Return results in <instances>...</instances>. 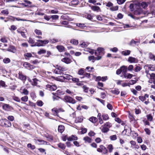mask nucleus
<instances>
[{"instance_id": "nucleus-1", "label": "nucleus", "mask_w": 155, "mask_h": 155, "mask_svg": "<svg viewBox=\"0 0 155 155\" xmlns=\"http://www.w3.org/2000/svg\"><path fill=\"white\" fill-rule=\"evenodd\" d=\"M140 3L137 2V4L135 5L134 8V14L136 15H138L143 13V10L140 7Z\"/></svg>"}, {"instance_id": "nucleus-2", "label": "nucleus", "mask_w": 155, "mask_h": 155, "mask_svg": "<svg viewBox=\"0 0 155 155\" xmlns=\"http://www.w3.org/2000/svg\"><path fill=\"white\" fill-rule=\"evenodd\" d=\"M67 69L65 67L57 65V68L54 71V72L55 74H62V72L66 71Z\"/></svg>"}, {"instance_id": "nucleus-3", "label": "nucleus", "mask_w": 155, "mask_h": 155, "mask_svg": "<svg viewBox=\"0 0 155 155\" xmlns=\"http://www.w3.org/2000/svg\"><path fill=\"white\" fill-rule=\"evenodd\" d=\"M0 124L2 126L6 127H10L12 125L11 123L6 119H2L0 120Z\"/></svg>"}, {"instance_id": "nucleus-4", "label": "nucleus", "mask_w": 155, "mask_h": 155, "mask_svg": "<svg viewBox=\"0 0 155 155\" xmlns=\"http://www.w3.org/2000/svg\"><path fill=\"white\" fill-rule=\"evenodd\" d=\"M53 114L55 116L59 117L58 114L61 112L64 111V110L62 108H54L52 109Z\"/></svg>"}, {"instance_id": "nucleus-5", "label": "nucleus", "mask_w": 155, "mask_h": 155, "mask_svg": "<svg viewBox=\"0 0 155 155\" xmlns=\"http://www.w3.org/2000/svg\"><path fill=\"white\" fill-rule=\"evenodd\" d=\"M97 151L100 153H102L104 154H106L107 152V150L106 148L103 145H100L99 148L97 150Z\"/></svg>"}, {"instance_id": "nucleus-6", "label": "nucleus", "mask_w": 155, "mask_h": 155, "mask_svg": "<svg viewBox=\"0 0 155 155\" xmlns=\"http://www.w3.org/2000/svg\"><path fill=\"white\" fill-rule=\"evenodd\" d=\"M37 41L38 42L37 44H35V45L38 46H43L47 44L49 42V41L47 40H37Z\"/></svg>"}, {"instance_id": "nucleus-7", "label": "nucleus", "mask_w": 155, "mask_h": 155, "mask_svg": "<svg viewBox=\"0 0 155 155\" xmlns=\"http://www.w3.org/2000/svg\"><path fill=\"white\" fill-rule=\"evenodd\" d=\"M64 100L66 102L71 103L73 104H75L76 103L75 100L69 96H65L64 98Z\"/></svg>"}, {"instance_id": "nucleus-8", "label": "nucleus", "mask_w": 155, "mask_h": 155, "mask_svg": "<svg viewBox=\"0 0 155 155\" xmlns=\"http://www.w3.org/2000/svg\"><path fill=\"white\" fill-rule=\"evenodd\" d=\"M67 136H62V138L64 141H66L67 140L68 141H72L74 140H77L78 139V137L77 136H71L69 137H67Z\"/></svg>"}, {"instance_id": "nucleus-9", "label": "nucleus", "mask_w": 155, "mask_h": 155, "mask_svg": "<svg viewBox=\"0 0 155 155\" xmlns=\"http://www.w3.org/2000/svg\"><path fill=\"white\" fill-rule=\"evenodd\" d=\"M28 81L31 83V84L33 86H37L39 82V81L36 78H34L32 80L30 79H28Z\"/></svg>"}, {"instance_id": "nucleus-10", "label": "nucleus", "mask_w": 155, "mask_h": 155, "mask_svg": "<svg viewBox=\"0 0 155 155\" xmlns=\"http://www.w3.org/2000/svg\"><path fill=\"white\" fill-rule=\"evenodd\" d=\"M20 93L22 94L25 95H27L28 94L29 92L27 89L25 88H24L23 87H21L19 90Z\"/></svg>"}, {"instance_id": "nucleus-11", "label": "nucleus", "mask_w": 155, "mask_h": 155, "mask_svg": "<svg viewBox=\"0 0 155 155\" xmlns=\"http://www.w3.org/2000/svg\"><path fill=\"white\" fill-rule=\"evenodd\" d=\"M104 49L102 48H98L97 50V51L95 52V54L96 55H98L97 52H98L99 54L100 55L104 54Z\"/></svg>"}, {"instance_id": "nucleus-12", "label": "nucleus", "mask_w": 155, "mask_h": 155, "mask_svg": "<svg viewBox=\"0 0 155 155\" xmlns=\"http://www.w3.org/2000/svg\"><path fill=\"white\" fill-rule=\"evenodd\" d=\"M34 142L36 143H38V142H40L38 144H43V145H47V143L45 141L41 139H34Z\"/></svg>"}, {"instance_id": "nucleus-13", "label": "nucleus", "mask_w": 155, "mask_h": 155, "mask_svg": "<svg viewBox=\"0 0 155 155\" xmlns=\"http://www.w3.org/2000/svg\"><path fill=\"white\" fill-rule=\"evenodd\" d=\"M46 88L50 90L54 91L57 89V86L55 85L47 84L46 85Z\"/></svg>"}, {"instance_id": "nucleus-14", "label": "nucleus", "mask_w": 155, "mask_h": 155, "mask_svg": "<svg viewBox=\"0 0 155 155\" xmlns=\"http://www.w3.org/2000/svg\"><path fill=\"white\" fill-rule=\"evenodd\" d=\"M128 61L130 63H137L138 62V60L137 59L134 58L130 57L128 59Z\"/></svg>"}, {"instance_id": "nucleus-15", "label": "nucleus", "mask_w": 155, "mask_h": 155, "mask_svg": "<svg viewBox=\"0 0 155 155\" xmlns=\"http://www.w3.org/2000/svg\"><path fill=\"white\" fill-rule=\"evenodd\" d=\"M61 61L66 64H70L72 62V60L71 59L67 57H64L62 59Z\"/></svg>"}, {"instance_id": "nucleus-16", "label": "nucleus", "mask_w": 155, "mask_h": 155, "mask_svg": "<svg viewBox=\"0 0 155 155\" xmlns=\"http://www.w3.org/2000/svg\"><path fill=\"white\" fill-rule=\"evenodd\" d=\"M107 79V77L106 76L104 77H101V76H98L97 77L96 81H105Z\"/></svg>"}, {"instance_id": "nucleus-17", "label": "nucleus", "mask_w": 155, "mask_h": 155, "mask_svg": "<svg viewBox=\"0 0 155 155\" xmlns=\"http://www.w3.org/2000/svg\"><path fill=\"white\" fill-rule=\"evenodd\" d=\"M23 65L25 67L28 68V69H31L34 68L32 66L27 62H25Z\"/></svg>"}, {"instance_id": "nucleus-18", "label": "nucleus", "mask_w": 155, "mask_h": 155, "mask_svg": "<svg viewBox=\"0 0 155 155\" xmlns=\"http://www.w3.org/2000/svg\"><path fill=\"white\" fill-rule=\"evenodd\" d=\"M91 9L94 11L101 12V10L100 8L97 6H92L91 7Z\"/></svg>"}, {"instance_id": "nucleus-19", "label": "nucleus", "mask_w": 155, "mask_h": 155, "mask_svg": "<svg viewBox=\"0 0 155 155\" xmlns=\"http://www.w3.org/2000/svg\"><path fill=\"white\" fill-rule=\"evenodd\" d=\"M120 68L122 72V74L123 76H124L125 74H126L127 73L126 72L127 71V67L123 65Z\"/></svg>"}, {"instance_id": "nucleus-20", "label": "nucleus", "mask_w": 155, "mask_h": 155, "mask_svg": "<svg viewBox=\"0 0 155 155\" xmlns=\"http://www.w3.org/2000/svg\"><path fill=\"white\" fill-rule=\"evenodd\" d=\"M146 72L147 73V76L150 79H155V74L154 73H152L151 74H150L147 73V71H146Z\"/></svg>"}, {"instance_id": "nucleus-21", "label": "nucleus", "mask_w": 155, "mask_h": 155, "mask_svg": "<svg viewBox=\"0 0 155 155\" xmlns=\"http://www.w3.org/2000/svg\"><path fill=\"white\" fill-rule=\"evenodd\" d=\"M145 67H148V69L151 71L155 70V64H147Z\"/></svg>"}, {"instance_id": "nucleus-22", "label": "nucleus", "mask_w": 155, "mask_h": 155, "mask_svg": "<svg viewBox=\"0 0 155 155\" xmlns=\"http://www.w3.org/2000/svg\"><path fill=\"white\" fill-rule=\"evenodd\" d=\"M54 79L57 81L61 82H64V76H61L56 78H55Z\"/></svg>"}, {"instance_id": "nucleus-23", "label": "nucleus", "mask_w": 155, "mask_h": 155, "mask_svg": "<svg viewBox=\"0 0 155 155\" xmlns=\"http://www.w3.org/2000/svg\"><path fill=\"white\" fill-rule=\"evenodd\" d=\"M7 50L8 51H11L13 53L15 52L16 51V50L15 47L13 46H10Z\"/></svg>"}, {"instance_id": "nucleus-24", "label": "nucleus", "mask_w": 155, "mask_h": 155, "mask_svg": "<svg viewBox=\"0 0 155 155\" xmlns=\"http://www.w3.org/2000/svg\"><path fill=\"white\" fill-rule=\"evenodd\" d=\"M124 78L127 79H130L133 77L134 76V75L130 73H126L124 74L123 76Z\"/></svg>"}, {"instance_id": "nucleus-25", "label": "nucleus", "mask_w": 155, "mask_h": 155, "mask_svg": "<svg viewBox=\"0 0 155 155\" xmlns=\"http://www.w3.org/2000/svg\"><path fill=\"white\" fill-rule=\"evenodd\" d=\"M58 131L60 133H62L64 130V127L63 125H60L58 127Z\"/></svg>"}, {"instance_id": "nucleus-26", "label": "nucleus", "mask_w": 155, "mask_h": 155, "mask_svg": "<svg viewBox=\"0 0 155 155\" xmlns=\"http://www.w3.org/2000/svg\"><path fill=\"white\" fill-rule=\"evenodd\" d=\"M56 48L60 52H62L64 51V48L63 46L58 45L57 46Z\"/></svg>"}, {"instance_id": "nucleus-27", "label": "nucleus", "mask_w": 155, "mask_h": 155, "mask_svg": "<svg viewBox=\"0 0 155 155\" xmlns=\"http://www.w3.org/2000/svg\"><path fill=\"white\" fill-rule=\"evenodd\" d=\"M84 140L85 143H90L91 142V139L88 136H86L84 138Z\"/></svg>"}, {"instance_id": "nucleus-28", "label": "nucleus", "mask_w": 155, "mask_h": 155, "mask_svg": "<svg viewBox=\"0 0 155 155\" xmlns=\"http://www.w3.org/2000/svg\"><path fill=\"white\" fill-rule=\"evenodd\" d=\"M140 7H142L143 8H145L147 6V3L145 2H143L141 3H140Z\"/></svg>"}, {"instance_id": "nucleus-29", "label": "nucleus", "mask_w": 155, "mask_h": 155, "mask_svg": "<svg viewBox=\"0 0 155 155\" xmlns=\"http://www.w3.org/2000/svg\"><path fill=\"white\" fill-rule=\"evenodd\" d=\"M18 78L21 80H25L26 79V77L24 76L21 72H19L18 73Z\"/></svg>"}, {"instance_id": "nucleus-30", "label": "nucleus", "mask_w": 155, "mask_h": 155, "mask_svg": "<svg viewBox=\"0 0 155 155\" xmlns=\"http://www.w3.org/2000/svg\"><path fill=\"white\" fill-rule=\"evenodd\" d=\"M140 43L139 41H135L134 40H132L130 42V45L133 46H135L136 45H138V44Z\"/></svg>"}, {"instance_id": "nucleus-31", "label": "nucleus", "mask_w": 155, "mask_h": 155, "mask_svg": "<svg viewBox=\"0 0 155 155\" xmlns=\"http://www.w3.org/2000/svg\"><path fill=\"white\" fill-rule=\"evenodd\" d=\"M64 80L65 79L67 80H71L72 78V76L68 74H64Z\"/></svg>"}, {"instance_id": "nucleus-32", "label": "nucleus", "mask_w": 155, "mask_h": 155, "mask_svg": "<svg viewBox=\"0 0 155 155\" xmlns=\"http://www.w3.org/2000/svg\"><path fill=\"white\" fill-rule=\"evenodd\" d=\"M101 127V130L104 133L107 132L109 130V129L106 126H104V125L102 126Z\"/></svg>"}, {"instance_id": "nucleus-33", "label": "nucleus", "mask_w": 155, "mask_h": 155, "mask_svg": "<svg viewBox=\"0 0 155 155\" xmlns=\"http://www.w3.org/2000/svg\"><path fill=\"white\" fill-rule=\"evenodd\" d=\"M130 53V50H126L125 51H122L121 52L122 54L125 55H129Z\"/></svg>"}, {"instance_id": "nucleus-34", "label": "nucleus", "mask_w": 155, "mask_h": 155, "mask_svg": "<svg viewBox=\"0 0 155 155\" xmlns=\"http://www.w3.org/2000/svg\"><path fill=\"white\" fill-rule=\"evenodd\" d=\"M78 0H73L71 1L70 4V5L73 6L78 4Z\"/></svg>"}, {"instance_id": "nucleus-35", "label": "nucleus", "mask_w": 155, "mask_h": 155, "mask_svg": "<svg viewBox=\"0 0 155 155\" xmlns=\"http://www.w3.org/2000/svg\"><path fill=\"white\" fill-rule=\"evenodd\" d=\"M21 100L22 101L26 102L28 100V97L26 95H25V96L22 97L21 98Z\"/></svg>"}, {"instance_id": "nucleus-36", "label": "nucleus", "mask_w": 155, "mask_h": 155, "mask_svg": "<svg viewBox=\"0 0 155 155\" xmlns=\"http://www.w3.org/2000/svg\"><path fill=\"white\" fill-rule=\"evenodd\" d=\"M88 45V43L87 42H83L80 44V45L82 47L85 48L87 47Z\"/></svg>"}, {"instance_id": "nucleus-37", "label": "nucleus", "mask_w": 155, "mask_h": 155, "mask_svg": "<svg viewBox=\"0 0 155 155\" xmlns=\"http://www.w3.org/2000/svg\"><path fill=\"white\" fill-rule=\"evenodd\" d=\"M89 120L92 123H95L97 121V119L96 117H90L89 118Z\"/></svg>"}, {"instance_id": "nucleus-38", "label": "nucleus", "mask_w": 155, "mask_h": 155, "mask_svg": "<svg viewBox=\"0 0 155 155\" xmlns=\"http://www.w3.org/2000/svg\"><path fill=\"white\" fill-rule=\"evenodd\" d=\"M58 147L61 149L64 150L65 149L66 146L65 145L62 143H60L58 144Z\"/></svg>"}, {"instance_id": "nucleus-39", "label": "nucleus", "mask_w": 155, "mask_h": 155, "mask_svg": "<svg viewBox=\"0 0 155 155\" xmlns=\"http://www.w3.org/2000/svg\"><path fill=\"white\" fill-rule=\"evenodd\" d=\"M17 31L18 33H19L21 34V36L24 38H26V36L25 34V31H20L19 30V29H18L17 30Z\"/></svg>"}, {"instance_id": "nucleus-40", "label": "nucleus", "mask_w": 155, "mask_h": 155, "mask_svg": "<svg viewBox=\"0 0 155 155\" xmlns=\"http://www.w3.org/2000/svg\"><path fill=\"white\" fill-rule=\"evenodd\" d=\"M46 53V51L43 49H40L38 52V54L41 55L43 54H45Z\"/></svg>"}, {"instance_id": "nucleus-41", "label": "nucleus", "mask_w": 155, "mask_h": 155, "mask_svg": "<svg viewBox=\"0 0 155 155\" xmlns=\"http://www.w3.org/2000/svg\"><path fill=\"white\" fill-rule=\"evenodd\" d=\"M35 32V34L38 35H41L42 33L41 31L40 30L36 29L34 31Z\"/></svg>"}, {"instance_id": "nucleus-42", "label": "nucleus", "mask_w": 155, "mask_h": 155, "mask_svg": "<svg viewBox=\"0 0 155 155\" xmlns=\"http://www.w3.org/2000/svg\"><path fill=\"white\" fill-rule=\"evenodd\" d=\"M70 42L74 45H77L78 43V41L77 40H76L75 39H72L71 41Z\"/></svg>"}, {"instance_id": "nucleus-43", "label": "nucleus", "mask_w": 155, "mask_h": 155, "mask_svg": "<svg viewBox=\"0 0 155 155\" xmlns=\"http://www.w3.org/2000/svg\"><path fill=\"white\" fill-rule=\"evenodd\" d=\"M88 59L89 61H92L93 62H94L95 60V57L93 56H89Z\"/></svg>"}, {"instance_id": "nucleus-44", "label": "nucleus", "mask_w": 155, "mask_h": 155, "mask_svg": "<svg viewBox=\"0 0 155 155\" xmlns=\"http://www.w3.org/2000/svg\"><path fill=\"white\" fill-rule=\"evenodd\" d=\"M27 147L32 150H34L35 148V147L34 145H32L31 143H28L27 145Z\"/></svg>"}, {"instance_id": "nucleus-45", "label": "nucleus", "mask_w": 155, "mask_h": 155, "mask_svg": "<svg viewBox=\"0 0 155 155\" xmlns=\"http://www.w3.org/2000/svg\"><path fill=\"white\" fill-rule=\"evenodd\" d=\"M3 61L5 63L7 64L10 62V60L9 58H6L3 59Z\"/></svg>"}, {"instance_id": "nucleus-46", "label": "nucleus", "mask_w": 155, "mask_h": 155, "mask_svg": "<svg viewBox=\"0 0 155 155\" xmlns=\"http://www.w3.org/2000/svg\"><path fill=\"white\" fill-rule=\"evenodd\" d=\"M107 148L109 150V152L110 153H111L112 151L113 148L112 144H109L108 145Z\"/></svg>"}, {"instance_id": "nucleus-47", "label": "nucleus", "mask_w": 155, "mask_h": 155, "mask_svg": "<svg viewBox=\"0 0 155 155\" xmlns=\"http://www.w3.org/2000/svg\"><path fill=\"white\" fill-rule=\"evenodd\" d=\"M36 104L38 106L41 107L43 105V103L41 100H38Z\"/></svg>"}, {"instance_id": "nucleus-48", "label": "nucleus", "mask_w": 155, "mask_h": 155, "mask_svg": "<svg viewBox=\"0 0 155 155\" xmlns=\"http://www.w3.org/2000/svg\"><path fill=\"white\" fill-rule=\"evenodd\" d=\"M103 119L104 120H107L109 119V117L107 114H104L102 115Z\"/></svg>"}, {"instance_id": "nucleus-49", "label": "nucleus", "mask_w": 155, "mask_h": 155, "mask_svg": "<svg viewBox=\"0 0 155 155\" xmlns=\"http://www.w3.org/2000/svg\"><path fill=\"white\" fill-rule=\"evenodd\" d=\"M112 92L113 94H118L120 92L119 90L117 89H116L112 91Z\"/></svg>"}, {"instance_id": "nucleus-50", "label": "nucleus", "mask_w": 155, "mask_h": 155, "mask_svg": "<svg viewBox=\"0 0 155 155\" xmlns=\"http://www.w3.org/2000/svg\"><path fill=\"white\" fill-rule=\"evenodd\" d=\"M51 18L52 20H58L59 18V16L57 15H52Z\"/></svg>"}, {"instance_id": "nucleus-51", "label": "nucleus", "mask_w": 155, "mask_h": 155, "mask_svg": "<svg viewBox=\"0 0 155 155\" xmlns=\"http://www.w3.org/2000/svg\"><path fill=\"white\" fill-rule=\"evenodd\" d=\"M137 4V2L134 3V4H131L130 6V8L131 11H133L135 8V5Z\"/></svg>"}, {"instance_id": "nucleus-52", "label": "nucleus", "mask_w": 155, "mask_h": 155, "mask_svg": "<svg viewBox=\"0 0 155 155\" xmlns=\"http://www.w3.org/2000/svg\"><path fill=\"white\" fill-rule=\"evenodd\" d=\"M85 51L91 53V54H94V51L93 50L90 49L88 48H87L85 49Z\"/></svg>"}, {"instance_id": "nucleus-53", "label": "nucleus", "mask_w": 155, "mask_h": 155, "mask_svg": "<svg viewBox=\"0 0 155 155\" xmlns=\"http://www.w3.org/2000/svg\"><path fill=\"white\" fill-rule=\"evenodd\" d=\"M24 56L25 57H26L27 58H30L32 56V54L30 53H27L25 54ZM25 58L26 59V58Z\"/></svg>"}, {"instance_id": "nucleus-54", "label": "nucleus", "mask_w": 155, "mask_h": 155, "mask_svg": "<svg viewBox=\"0 0 155 155\" xmlns=\"http://www.w3.org/2000/svg\"><path fill=\"white\" fill-rule=\"evenodd\" d=\"M12 18L14 19H15L16 20L19 21H30L29 20H27L26 19H20L19 18H15L13 17H12Z\"/></svg>"}, {"instance_id": "nucleus-55", "label": "nucleus", "mask_w": 155, "mask_h": 155, "mask_svg": "<svg viewBox=\"0 0 155 155\" xmlns=\"http://www.w3.org/2000/svg\"><path fill=\"white\" fill-rule=\"evenodd\" d=\"M13 99L14 101L18 102H20L21 101V100L20 99V98L16 96L13 97Z\"/></svg>"}, {"instance_id": "nucleus-56", "label": "nucleus", "mask_w": 155, "mask_h": 155, "mask_svg": "<svg viewBox=\"0 0 155 155\" xmlns=\"http://www.w3.org/2000/svg\"><path fill=\"white\" fill-rule=\"evenodd\" d=\"M76 26L81 28L86 27L85 24L83 23H77L76 24Z\"/></svg>"}, {"instance_id": "nucleus-57", "label": "nucleus", "mask_w": 155, "mask_h": 155, "mask_svg": "<svg viewBox=\"0 0 155 155\" xmlns=\"http://www.w3.org/2000/svg\"><path fill=\"white\" fill-rule=\"evenodd\" d=\"M118 9V7L117 6H113L110 8L111 11H114L117 10Z\"/></svg>"}, {"instance_id": "nucleus-58", "label": "nucleus", "mask_w": 155, "mask_h": 155, "mask_svg": "<svg viewBox=\"0 0 155 155\" xmlns=\"http://www.w3.org/2000/svg\"><path fill=\"white\" fill-rule=\"evenodd\" d=\"M1 13L3 14L8 15L9 14L8 10L5 9L2 11Z\"/></svg>"}, {"instance_id": "nucleus-59", "label": "nucleus", "mask_w": 155, "mask_h": 155, "mask_svg": "<svg viewBox=\"0 0 155 155\" xmlns=\"http://www.w3.org/2000/svg\"><path fill=\"white\" fill-rule=\"evenodd\" d=\"M147 119L148 120L151 121L153 120V117L152 116H151V114H149L147 116Z\"/></svg>"}, {"instance_id": "nucleus-60", "label": "nucleus", "mask_w": 155, "mask_h": 155, "mask_svg": "<svg viewBox=\"0 0 155 155\" xmlns=\"http://www.w3.org/2000/svg\"><path fill=\"white\" fill-rule=\"evenodd\" d=\"M59 41L58 39H52L50 40V41L51 43H54L58 42Z\"/></svg>"}, {"instance_id": "nucleus-61", "label": "nucleus", "mask_w": 155, "mask_h": 155, "mask_svg": "<svg viewBox=\"0 0 155 155\" xmlns=\"http://www.w3.org/2000/svg\"><path fill=\"white\" fill-rule=\"evenodd\" d=\"M149 58H150L154 61H155V55H153L151 53L149 54Z\"/></svg>"}, {"instance_id": "nucleus-62", "label": "nucleus", "mask_w": 155, "mask_h": 155, "mask_svg": "<svg viewBox=\"0 0 155 155\" xmlns=\"http://www.w3.org/2000/svg\"><path fill=\"white\" fill-rule=\"evenodd\" d=\"M104 126H106L108 129L109 128L111 127V124L109 122H108L104 124Z\"/></svg>"}, {"instance_id": "nucleus-63", "label": "nucleus", "mask_w": 155, "mask_h": 155, "mask_svg": "<svg viewBox=\"0 0 155 155\" xmlns=\"http://www.w3.org/2000/svg\"><path fill=\"white\" fill-rule=\"evenodd\" d=\"M141 69V68L139 66H137L135 68L134 70L135 72H137L140 71Z\"/></svg>"}, {"instance_id": "nucleus-64", "label": "nucleus", "mask_w": 155, "mask_h": 155, "mask_svg": "<svg viewBox=\"0 0 155 155\" xmlns=\"http://www.w3.org/2000/svg\"><path fill=\"white\" fill-rule=\"evenodd\" d=\"M9 105L6 104H4L3 106V108L5 110H7L9 107Z\"/></svg>"}]
</instances>
